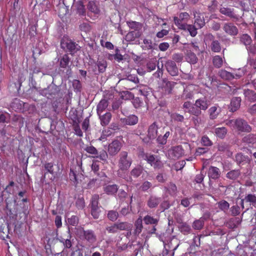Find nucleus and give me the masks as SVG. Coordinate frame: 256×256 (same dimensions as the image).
Instances as JSON below:
<instances>
[{"instance_id":"obj_57","label":"nucleus","mask_w":256,"mask_h":256,"mask_svg":"<svg viewBox=\"0 0 256 256\" xmlns=\"http://www.w3.org/2000/svg\"><path fill=\"white\" fill-rule=\"evenodd\" d=\"M240 208L238 206L236 205V206H232L230 208V212H231L232 214L234 216H238L240 213Z\"/></svg>"},{"instance_id":"obj_16","label":"nucleus","mask_w":256,"mask_h":256,"mask_svg":"<svg viewBox=\"0 0 256 256\" xmlns=\"http://www.w3.org/2000/svg\"><path fill=\"white\" fill-rule=\"evenodd\" d=\"M195 18L194 24L198 26V28H200L205 24V22L203 14L196 12L194 14Z\"/></svg>"},{"instance_id":"obj_30","label":"nucleus","mask_w":256,"mask_h":256,"mask_svg":"<svg viewBox=\"0 0 256 256\" xmlns=\"http://www.w3.org/2000/svg\"><path fill=\"white\" fill-rule=\"evenodd\" d=\"M87 8L88 10L96 14H98L100 12V10L96 4V2L94 0L90 1L88 3Z\"/></svg>"},{"instance_id":"obj_6","label":"nucleus","mask_w":256,"mask_h":256,"mask_svg":"<svg viewBox=\"0 0 256 256\" xmlns=\"http://www.w3.org/2000/svg\"><path fill=\"white\" fill-rule=\"evenodd\" d=\"M60 45L62 48L66 49L68 51L74 52L79 50L80 46L70 40L62 38L61 40Z\"/></svg>"},{"instance_id":"obj_22","label":"nucleus","mask_w":256,"mask_h":256,"mask_svg":"<svg viewBox=\"0 0 256 256\" xmlns=\"http://www.w3.org/2000/svg\"><path fill=\"white\" fill-rule=\"evenodd\" d=\"M142 34L141 32L138 31H131L127 34L126 36L125 39L126 41L130 42L133 41L136 38H139Z\"/></svg>"},{"instance_id":"obj_23","label":"nucleus","mask_w":256,"mask_h":256,"mask_svg":"<svg viewBox=\"0 0 256 256\" xmlns=\"http://www.w3.org/2000/svg\"><path fill=\"white\" fill-rule=\"evenodd\" d=\"M108 106V102L106 100H102L97 106V113L100 116Z\"/></svg>"},{"instance_id":"obj_47","label":"nucleus","mask_w":256,"mask_h":256,"mask_svg":"<svg viewBox=\"0 0 256 256\" xmlns=\"http://www.w3.org/2000/svg\"><path fill=\"white\" fill-rule=\"evenodd\" d=\"M218 205L219 208L224 212L228 210L230 207L229 204L224 200H222L218 202Z\"/></svg>"},{"instance_id":"obj_35","label":"nucleus","mask_w":256,"mask_h":256,"mask_svg":"<svg viewBox=\"0 0 256 256\" xmlns=\"http://www.w3.org/2000/svg\"><path fill=\"white\" fill-rule=\"evenodd\" d=\"M159 220L157 218H154L150 216L147 215L144 218V221L146 224H156Z\"/></svg>"},{"instance_id":"obj_8","label":"nucleus","mask_w":256,"mask_h":256,"mask_svg":"<svg viewBox=\"0 0 256 256\" xmlns=\"http://www.w3.org/2000/svg\"><path fill=\"white\" fill-rule=\"evenodd\" d=\"M78 232L82 234L84 238L91 244L96 241V236L92 230H84L82 228H80L78 229Z\"/></svg>"},{"instance_id":"obj_36","label":"nucleus","mask_w":256,"mask_h":256,"mask_svg":"<svg viewBox=\"0 0 256 256\" xmlns=\"http://www.w3.org/2000/svg\"><path fill=\"white\" fill-rule=\"evenodd\" d=\"M143 170L142 168L140 166H138L134 168L130 172L131 176L136 178L138 177Z\"/></svg>"},{"instance_id":"obj_20","label":"nucleus","mask_w":256,"mask_h":256,"mask_svg":"<svg viewBox=\"0 0 256 256\" xmlns=\"http://www.w3.org/2000/svg\"><path fill=\"white\" fill-rule=\"evenodd\" d=\"M220 112L221 109L218 106H213L210 108L208 110L210 118V120L216 118Z\"/></svg>"},{"instance_id":"obj_32","label":"nucleus","mask_w":256,"mask_h":256,"mask_svg":"<svg viewBox=\"0 0 256 256\" xmlns=\"http://www.w3.org/2000/svg\"><path fill=\"white\" fill-rule=\"evenodd\" d=\"M127 24L130 28L134 30L133 31L141 32L140 30L142 28V24L134 21L128 22Z\"/></svg>"},{"instance_id":"obj_29","label":"nucleus","mask_w":256,"mask_h":256,"mask_svg":"<svg viewBox=\"0 0 256 256\" xmlns=\"http://www.w3.org/2000/svg\"><path fill=\"white\" fill-rule=\"evenodd\" d=\"M118 230H132V224L127 222H116Z\"/></svg>"},{"instance_id":"obj_7","label":"nucleus","mask_w":256,"mask_h":256,"mask_svg":"<svg viewBox=\"0 0 256 256\" xmlns=\"http://www.w3.org/2000/svg\"><path fill=\"white\" fill-rule=\"evenodd\" d=\"M222 30L225 33L232 36H234L238 33V28L232 22L224 24Z\"/></svg>"},{"instance_id":"obj_26","label":"nucleus","mask_w":256,"mask_h":256,"mask_svg":"<svg viewBox=\"0 0 256 256\" xmlns=\"http://www.w3.org/2000/svg\"><path fill=\"white\" fill-rule=\"evenodd\" d=\"M182 28L180 29L187 30L192 36H195L197 34V28L194 26L192 24L183 25Z\"/></svg>"},{"instance_id":"obj_53","label":"nucleus","mask_w":256,"mask_h":256,"mask_svg":"<svg viewBox=\"0 0 256 256\" xmlns=\"http://www.w3.org/2000/svg\"><path fill=\"white\" fill-rule=\"evenodd\" d=\"M108 156L105 150H102L98 152V154L95 158H100V160L106 162L108 158Z\"/></svg>"},{"instance_id":"obj_4","label":"nucleus","mask_w":256,"mask_h":256,"mask_svg":"<svg viewBox=\"0 0 256 256\" xmlns=\"http://www.w3.org/2000/svg\"><path fill=\"white\" fill-rule=\"evenodd\" d=\"M132 163V160L128 158V153L126 152H122L120 155L118 160V166L122 170H128Z\"/></svg>"},{"instance_id":"obj_5","label":"nucleus","mask_w":256,"mask_h":256,"mask_svg":"<svg viewBox=\"0 0 256 256\" xmlns=\"http://www.w3.org/2000/svg\"><path fill=\"white\" fill-rule=\"evenodd\" d=\"M59 88L54 84H51L47 88L40 91L42 95L47 97L48 98H54L59 92Z\"/></svg>"},{"instance_id":"obj_58","label":"nucleus","mask_w":256,"mask_h":256,"mask_svg":"<svg viewBox=\"0 0 256 256\" xmlns=\"http://www.w3.org/2000/svg\"><path fill=\"white\" fill-rule=\"evenodd\" d=\"M68 222L70 225L74 226L78 223V218L75 216H72L70 218H68Z\"/></svg>"},{"instance_id":"obj_50","label":"nucleus","mask_w":256,"mask_h":256,"mask_svg":"<svg viewBox=\"0 0 256 256\" xmlns=\"http://www.w3.org/2000/svg\"><path fill=\"white\" fill-rule=\"evenodd\" d=\"M106 62L104 60L99 61L97 63V66L100 72H103L105 71L106 68Z\"/></svg>"},{"instance_id":"obj_15","label":"nucleus","mask_w":256,"mask_h":256,"mask_svg":"<svg viewBox=\"0 0 256 256\" xmlns=\"http://www.w3.org/2000/svg\"><path fill=\"white\" fill-rule=\"evenodd\" d=\"M120 122L124 124L132 126L138 123V118L136 116L132 114L127 118H121Z\"/></svg>"},{"instance_id":"obj_9","label":"nucleus","mask_w":256,"mask_h":256,"mask_svg":"<svg viewBox=\"0 0 256 256\" xmlns=\"http://www.w3.org/2000/svg\"><path fill=\"white\" fill-rule=\"evenodd\" d=\"M189 14L188 13L182 12L180 14L178 17L174 18V22L175 24L179 28H182L183 25H186V22L189 18Z\"/></svg>"},{"instance_id":"obj_10","label":"nucleus","mask_w":256,"mask_h":256,"mask_svg":"<svg viewBox=\"0 0 256 256\" xmlns=\"http://www.w3.org/2000/svg\"><path fill=\"white\" fill-rule=\"evenodd\" d=\"M122 147L121 143L118 140H114L108 146V152L110 156H114L118 153Z\"/></svg>"},{"instance_id":"obj_40","label":"nucleus","mask_w":256,"mask_h":256,"mask_svg":"<svg viewBox=\"0 0 256 256\" xmlns=\"http://www.w3.org/2000/svg\"><path fill=\"white\" fill-rule=\"evenodd\" d=\"M240 174L239 170H232L227 173L226 176L230 179L235 180L239 176Z\"/></svg>"},{"instance_id":"obj_13","label":"nucleus","mask_w":256,"mask_h":256,"mask_svg":"<svg viewBox=\"0 0 256 256\" xmlns=\"http://www.w3.org/2000/svg\"><path fill=\"white\" fill-rule=\"evenodd\" d=\"M209 105L208 101L206 98L198 99L194 104V106L201 110H206L208 108Z\"/></svg>"},{"instance_id":"obj_42","label":"nucleus","mask_w":256,"mask_h":256,"mask_svg":"<svg viewBox=\"0 0 256 256\" xmlns=\"http://www.w3.org/2000/svg\"><path fill=\"white\" fill-rule=\"evenodd\" d=\"M223 60L222 58L219 56H216L213 58V64L216 68H220L222 66Z\"/></svg>"},{"instance_id":"obj_60","label":"nucleus","mask_w":256,"mask_h":256,"mask_svg":"<svg viewBox=\"0 0 256 256\" xmlns=\"http://www.w3.org/2000/svg\"><path fill=\"white\" fill-rule=\"evenodd\" d=\"M226 252L223 248H220L218 250L213 251L212 252V256H224V253Z\"/></svg>"},{"instance_id":"obj_55","label":"nucleus","mask_w":256,"mask_h":256,"mask_svg":"<svg viewBox=\"0 0 256 256\" xmlns=\"http://www.w3.org/2000/svg\"><path fill=\"white\" fill-rule=\"evenodd\" d=\"M234 78L238 79L242 77L244 74V68H239L236 70L234 73Z\"/></svg>"},{"instance_id":"obj_62","label":"nucleus","mask_w":256,"mask_h":256,"mask_svg":"<svg viewBox=\"0 0 256 256\" xmlns=\"http://www.w3.org/2000/svg\"><path fill=\"white\" fill-rule=\"evenodd\" d=\"M53 166V164L52 162L46 163L44 164L45 169L47 170L48 172H50L51 174H54Z\"/></svg>"},{"instance_id":"obj_59","label":"nucleus","mask_w":256,"mask_h":256,"mask_svg":"<svg viewBox=\"0 0 256 256\" xmlns=\"http://www.w3.org/2000/svg\"><path fill=\"white\" fill-rule=\"evenodd\" d=\"M202 143L205 146H210L212 145V142L207 136L202 137Z\"/></svg>"},{"instance_id":"obj_63","label":"nucleus","mask_w":256,"mask_h":256,"mask_svg":"<svg viewBox=\"0 0 256 256\" xmlns=\"http://www.w3.org/2000/svg\"><path fill=\"white\" fill-rule=\"evenodd\" d=\"M144 158L152 166L154 162H155L156 158L153 155L146 154Z\"/></svg>"},{"instance_id":"obj_44","label":"nucleus","mask_w":256,"mask_h":256,"mask_svg":"<svg viewBox=\"0 0 256 256\" xmlns=\"http://www.w3.org/2000/svg\"><path fill=\"white\" fill-rule=\"evenodd\" d=\"M188 112L190 114L196 116L200 115L202 114V110L195 106H192V108L188 110Z\"/></svg>"},{"instance_id":"obj_45","label":"nucleus","mask_w":256,"mask_h":256,"mask_svg":"<svg viewBox=\"0 0 256 256\" xmlns=\"http://www.w3.org/2000/svg\"><path fill=\"white\" fill-rule=\"evenodd\" d=\"M142 47L144 50L152 49L153 48V45L152 40L146 38L144 39Z\"/></svg>"},{"instance_id":"obj_33","label":"nucleus","mask_w":256,"mask_h":256,"mask_svg":"<svg viewBox=\"0 0 256 256\" xmlns=\"http://www.w3.org/2000/svg\"><path fill=\"white\" fill-rule=\"evenodd\" d=\"M219 76L224 80H230L234 78V74L226 70H222L218 72Z\"/></svg>"},{"instance_id":"obj_27","label":"nucleus","mask_w":256,"mask_h":256,"mask_svg":"<svg viewBox=\"0 0 256 256\" xmlns=\"http://www.w3.org/2000/svg\"><path fill=\"white\" fill-rule=\"evenodd\" d=\"M208 176L212 179H216L220 176L219 169L216 167L211 166L208 172Z\"/></svg>"},{"instance_id":"obj_52","label":"nucleus","mask_w":256,"mask_h":256,"mask_svg":"<svg viewBox=\"0 0 256 256\" xmlns=\"http://www.w3.org/2000/svg\"><path fill=\"white\" fill-rule=\"evenodd\" d=\"M100 212V208H91V214L95 219L98 218Z\"/></svg>"},{"instance_id":"obj_2","label":"nucleus","mask_w":256,"mask_h":256,"mask_svg":"<svg viewBox=\"0 0 256 256\" xmlns=\"http://www.w3.org/2000/svg\"><path fill=\"white\" fill-rule=\"evenodd\" d=\"M226 124L242 132H250L251 129L247 122L241 118L226 120Z\"/></svg>"},{"instance_id":"obj_17","label":"nucleus","mask_w":256,"mask_h":256,"mask_svg":"<svg viewBox=\"0 0 256 256\" xmlns=\"http://www.w3.org/2000/svg\"><path fill=\"white\" fill-rule=\"evenodd\" d=\"M158 126L156 122L152 124L148 130V136L150 139L152 140L155 138L158 135Z\"/></svg>"},{"instance_id":"obj_1","label":"nucleus","mask_w":256,"mask_h":256,"mask_svg":"<svg viewBox=\"0 0 256 256\" xmlns=\"http://www.w3.org/2000/svg\"><path fill=\"white\" fill-rule=\"evenodd\" d=\"M186 50V61L192 64H194L198 62V58L194 52H198L199 51L198 46L196 43H191L185 47Z\"/></svg>"},{"instance_id":"obj_11","label":"nucleus","mask_w":256,"mask_h":256,"mask_svg":"<svg viewBox=\"0 0 256 256\" xmlns=\"http://www.w3.org/2000/svg\"><path fill=\"white\" fill-rule=\"evenodd\" d=\"M165 66L167 71L170 75L174 76L178 74V69L174 62L171 60L166 61L165 63Z\"/></svg>"},{"instance_id":"obj_14","label":"nucleus","mask_w":256,"mask_h":256,"mask_svg":"<svg viewBox=\"0 0 256 256\" xmlns=\"http://www.w3.org/2000/svg\"><path fill=\"white\" fill-rule=\"evenodd\" d=\"M72 8L75 10L77 14L80 16H85L86 10L84 6L82 1L75 2L72 6Z\"/></svg>"},{"instance_id":"obj_48","label":"nucleus","mask_w":256,"mask_h":256,"mask_svg":"<svg viewBox=\"0 0 256 256\" xmlns=\"http://www.w3.org/2000/svg\"><path fill=\"white\" fill-rule=\"evenodd\" d=\"M212 50L214 52H219L221 50L220 44L218 40H214L211 44Z\"/></svg>"},{"instance_id":"obj_3","label":"nucleus","mask_w":256,"mask_h":256,"mask_svg":"<svg viewBox=\"0 0 256 256\" xmlns=\"http://www.w3.org/2000/svg\"><path fill=\"white\" fill-rule=\"evenodd\" d=\"M184 150L181 146H172L168 150L167 156L170 159L176 160L184 154Z\"/></svg>"},{"instance_id":"obj_19","label":"nucleus","mask_w":256,"mask_h":256,"mask_svg":"<svg viewBox=\"0 0 256 256\" xmlns=\"http://www.w3.org/2000/svg\"><path fill=\"white\" fill-rule=\"evenodd\" d=\"M244 202H249L250 205H252L256 208V196L254 194H248L244 198V199L242 200L241 205L242 208H244Z\"/></svg>"},{"instance_id":"obj_34","label":"nucleus","mask_w":256,"mask_h":256,"mask_svg":"<svg viewBox=\"0 0 256 256\" xmlns=\"http://www.w3.org/2000/svg\"><path fill=\"white\" fill-rule=\"evenodd\" d=\"M242 142L248 144H256V136L252 134H248L244 137Z\"/></svg>"},{"instance_id":"obj_51","label":"nucleus","mask_w":256,"mask_h":256,"mask_svg":"<svg viewBox=\"0 0 256 256\" xmlns=\"http://www.w3.org/2000/svg\"><path fill=\"white\" fill-rule=\"evenodd\" d=\"M106 230L109 233H112V234H116V233L118 232V227L116 223H114L113 224H112V226H107L106 228Z\"/></svg>"},{"instance_id":"obj_54","label":"nucleus","mask_w":256,"mask_h":256,"mask_svg":"<svg viewBox=\"0 0 256 256\" xmlns=\"http://www.w3.org/2000/svg\"><path fill=\"white\" fill-rule=\"evenodd\" d=\"M190 88H188L184 90V93L182 96V98L184 99H188V98H192L193 96V94L191 92H189Z\"/></svg>"},{"instance_id":"obj_43","label":"nucleus","mask_w":256,"mask_h":256,"mask_svg":"<svg viewBox=\"0 0 256 256\" xmlns=\"http://www.w3.org/2000/svg\"><path fill=\"white\" fill-rule=\"evenodd\" d=\"M118 216V214L117 212L114 210H110L108 213V219L112 221H116Z\"/></svg>"},{"instance_id":"obj_21","label":"nucleus","mask_w":256,"mask_h":256,"mask_svg":"<svg viewBox=\"0 0 256 256\" xmlns=\"http://www.w3.org/2000/svg\"><path fill=\"white\" fill-rule=\"evenodd\" d=\"M228 132L227 129L225 127L216 128H214L212 132L218 138H224Z\"/></svg>"},{"instance_id":"obj_39","label":"nucleus","mask_w":256,"mask_h":256,"mask_svg":"<svg viewBox=\"0 0 256 256\" xmlns=\"http://www.w3.org/2000/svg\"><path fill=\"white\" fill-rule=\"evenodd\" d=\"M157 62L156 59L150 60L146 64V68L148 72H152L156 69Z\"/></svg>"},{"instance_id":"obj_12","label":"nucleus","mask_w":256,"mask_h":256,"mask_svg":"<svg viewBox=\"0 0 256 256\" xmlns=\"http://www.w3.org/2000/svg\"><path fill=\"white\" fill-rule=\"evenodd\" d=\"M220 12L222 14L230 18L237 19L239 17V16L235 14L234 8L222 6V5L220 8Z\"/></svg>"},{"instance_id":"obj_56","label":"nucleus","mask_w":256,"mask_h":256,"mask_svg":"<svg viewBox=\"0 0 256 256\" xmlns=\"http://www.w3.org/2000/svg\"><path fill=\"white\" fill-rule=\"evenodd\" d=\"M236 160V162L240 164L246 160V158L242 154L239 153L237 154L235 156Z\"/></svg>"},{"instance_id":"obj_28","label":"nucleus","mask_w":256,"mask_h":256,"mask_svg":"<svg viewBox=\"0 0 256 256\" xmlns=\"http://www.w3.org/2000/svg\"><path fill=\"white\" fill-rule=\"evenodd\" d=\"M142 222V216H140L135 222L134 233L136 235L139 234L142 231L143 228Z\"/></svg>"},{"instance_id":"obj_31","label":"nucleus","mask_w":256,"mask_h":256,"mask_svg":"<svg viewBox=\"0 0 256 256\" xmlns=\"http://www.w3.org/2000/svg\"><path fill=\"white\" fill-rule=\"evenodd\" d=\"M118 190V186L116 184L108 185L104 188V190L108 194H114Z\"/></svg>"},{"instance_id":"obj_24","label":"nucleus","mask_w":256,"mask_h":256,"mask_svg":"<svg viewBox=\"0 0 256 256\" xmlns=\"http://www.w3.org/2000/svg\"><path fill=\"white\" fill-rule=\"evenodd\" d=\"M101 124L103 126L108 125L112 118V114L110 112H106V114L99 116Z\"/></svg>"},{"instance_id":"obj_25","label":"nucleus","mask_w":256,"mask_h":256,"mask_svg":"<svg viewBox=\"0 0 256 256\" xmlns=\"http://www.w3.org/2000/svg\"><path fill=\"white\" fill-rule=\"evenodd\" d=\"M161 202L160 198H156L154 196H151L148 201V206L150 208H154L158 206Z\"/></svg>"},{"instance_id":"obj_37","label":"nucleus","mask_w":256,"mask_h":256,"mask_svg":"<svg viewBox=\"0 0 256 256\" xmlns=\"http://www.w3.org/2000/svg\"><path fill=\"white\" fill-rule=\"evenodd\" d=\"M70 58L68 54H64L60 60V66L62 68H66L70 62Z\"/></svg>"},{"instance_id":"obj_41","label":"nucleus","mask_w":256,"mask_h":256,"mask_svg":"<svg viewBox=\"0 0 256 256\" xmlns=\"http://www.w3.org/2000/svg\"><path fill=\"white\" fill-rule=\"evenodd\" d=\"M204 222V220L202 218L196 220L194 222L192 227L195 230H200L202 228Z\"/></svg>"},{"instance_id":"obj_18","label":"nucleus","mask_w":256,"mask_h":256,"mask_svg":"<svg viewBox=\"0 0 256 256\" xmlns=\"http://www.w3.org/2000/svg\"><path fill=\"white\" fill-rule=\"evenodd\" d=\"M241 98L240 97H234L231 100L230 106L229 108L230 111L232 112H236L240 106Z\"/></svg>"},{"instance_id":"obj_38","label":"nucleus","mask_w":256,"mask_h":256,"mask_svg":"<svg viewBox=\"0 0 256 256\" xmlns=\"http://www.w3.org/2000/svg\"><path fill=\"white\" fill-rule=\"evenodd\" d=\"M84 150L88 154L92 155V157L95 158L98 154L97 150L92 146H88L84 148Z\"/></svg>"},{"instance_id":"obj_61","label":"nucleus","mask_w":256,"mask_h":256,"mask_svg":"<svg viewBox=\"0 0 256 256\" xmlns=\"http://www.w3.org/2000/svg\"><path fill=\"white\" fill-rule=\"evenodd\" d=\"M158 70L155 73H154V76L155 78H160V76H162V75L163 74V70H162L163 64H162L161 68H160V66H158Z\"/></svg>"},{"instance_id":"obj_64","label":"nucleus","mask_w":256,"mask_h":256,"mask_svg":"<svg viewBox=\"0 0 256 256\" xmlns=\"http://www.w3.org/2000/svg\"><path fill=\"white\" fill-rule=\"evenodd\" d=\"M152 186V184L150 182L146 181L142 184L140 188L143 191H146L149 189Z\"/></svg>"},{"instance_id":"obj_46","label":"nucleus","mask_w":256,"mask_h":256,"mask_svg":"<svg viewBox=\"0 0 256 256\" xmlns=\"http://www.w3.org/2000/svg\"><path fill=\"white\" fill-rule=\"evenodd\" d=\"M98 200L99 196L98 194H94L92 196L90 200V207L96 208L98 206Z\"/></svg>"},{"instance_id":"obj_49","label":"nucleus","mask_w":256,"mask_h":256,"mask_svg":"<svg viewBox=\"0 0 256 256\" xmlns=\"http://www.w3.org/2000/svg\"><path fill=\"white\" fill-rule=\"evenodd\" d=\"M240 40L246 46L250 45L252 42L250 37L247 34H243L241 37Z\"/></svg>"}]
</instances>
